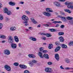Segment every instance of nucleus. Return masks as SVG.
Listing matches in <instances>:
<instances>
[{
	"label": "nucleus",
	"mask_w": 73,
	"mask_h": 73,
	"mask_svg": "<svg viewBox=\"0 0 73 73\" xmlns=\"http://www.w3.org/2000/svg\"><path fill=\"white\" fill-rule=\"evenodd\" d=\"M60 68L61 69H64V67H63L62 66H60Z\"/></svg>",
	"instance_id": "obj_57"
},
{
	"label": "nucleus",
	"mask_w": 73,
	"mask_h": 73,
	"mask_svg": "<svg viewBox=\"0 0 73 73\" xmlns=\"http://www.w3.org/2000/svg\"><path fill=\"white\" fill-rule=\"evenodd\" d=\"M31 20L34 23V24H36L37 23V21L35 20V19H34V18H31Z\"/></svg>",
	"instance_id": "obj_20"
},
{
	"label": "nucleus",
	"mask_w": 73,
	"mask_h": 73,
	"mask_svg": "<svg viewBox=\"0 0 73 73\" xmlns=\"http://www.w3.org/2000/svg\"><path fill=\"white\" fill-rule=\"evenodd\" d=\"M66 70H73V68L71 67H66L65 68Z\"/></svg>",
	"instance_id": "obj_28"
},
{
	"label": "nucleus",
	"mask_w": 73,
	"mask_h": 73,
	"mask_svg": "<svg viewBox=\"0 0 73 73\" xmlns=\"http://www.w3.org/2000/svg\"><path fill=\"white\" fill-rule=\"evenodd\" d=\"M3 10L4 11V13H6L8 11V9L7 8H5V9H4Z\"/></svg>",
	"instance_id": "obj_31"
},
{
	"label": "nucleus",
	"mask_w": 73,
	"mask_h": 73,
	"mask_svg": "<svg viewBox=\"0 0 73 73\" xmlns=\"http://www.w3.org/2000/svg\"><path fill=\"white\" fill-rule=\"evenodd\" d=\"M14 65H15V66H19V64L18 63L15 62L14 63Z\"/></svg>",
	"instance_id": "obj_35"
},
{
	"label": "nucleus",
	"mask_w": 73,
	"mask_h": 73,
	"mask_svg": "<svg viewBox=\"0 0 73 73\" xmlns=\"http://www.w3.org/2000/svg\"><path fill=\"white\" fill-rule=\"evenodd\" d=\"M24 73H31V72L28 70H25L24 71Z\"/></svg>",
	"instance_id": "obj_39"
},
{
	"label": "nucleus",
	"mask_w": 73,
	"mask_h": 73,
	"mask_svg": "<svg viewBox=\"0 0 73 73\" xmlns=\"http://www.w3.org/2000/svg\"><path fill=\"white\" fill-rule=\"evenodd\" d=\"M55 58L57 61H59L60 60V56L59 54H56L55 55Z\"/></svg>",
	"instance_id": "obj_11"
},
{
	"label": "nucleus",
	"mask_w": 73,
	"mask_h": 73,
	"mask_svg": "<svg viewBox=\"0 0 73 73\" xmlns=\"http://www.w3.org/2000/svg\"><path fill=\"white\" fill-rule=\"evenodd\" d=\"M61 15H59L58 16V17H60V18H61L62 17L61 16Z\"/></svg>",
	"instance_id": "obj_60"
},
{
	"label": "nucleus",
	"mask_w": 73,
	"mask_h": 73,
	"mask_svg": "<svg viewBox=\"0 0 73 73\" xmlns=\"http://www.w3.org/2000/svg\"><path fill=\"white\" fill-rule=\"evenodd\" d=\"M4 67L6 70L7 71H8L9 72L11 71V68L10 66L6 65L4 66Z\"/></svg>",
	"instance_id": "obj_5"
},
{
	"label": "nucleus",
	"mask_w": 73,
	"mask_h": 73,
	"mask_svg": "<svg viewBox=\"0 0 73 73\" xmlns=\"http://www.w3.org/2000/svg\"><path fill=\"white\" fill-rule=\"evenodd\" d=\"M8 42L10 44H11V45L12 48L16 49L17 48V45L15 43H13V38L12 36H10L8 37Z\"/></svg>",
	"instance_id": "obj_1"
},
{
	"label": "nucleus",
	"mask_w": 73,
	"mask_h": 73,
	"mask_svg": "<svg viewBox=\"0 0 73 73\" xmlns=\"http://www.w3.org/2000/svg\"><path fill=\"white\" fill-rule=\"evenodd\" d=\"M14 40L15 42H18L19 41V38L17 36H14Z\"/></svg>",
	"instance_id": "obj_15"
},
{
	"label": "nucleus",
	"mask_w": 73,
	"mask_h": 73,
	"mask_svg": "<svg viewBox=\"0 0 73 73\" xmlns=\"http://www.w3.org/2000/svg\"><path fill=\"white\" fill-rule=\"evenodd\" d=\"M20 4H24V2H21L20 3Z\"/></svg>",
	"instance_id": "obj_64"
},
{
	"label": "nucleus",
	"mask_w": 73,
	"mask_h": 73,
	"mask_svg": "<svg viewBox=\"0 0 73 73\" xmlns=\"http://www.w3.org/2000/svg\"><path fill=\"white\" fill-rule=\"evenodd\" d=\"M39 50L40 51V52H42L43 51V48L42 47H41L39 48Z\"/></svg>",
	"instance_id": "obj_44"
},
{
	"label": "nucleus",
	"mask_w": 73,
	"mask_h": 73,
	"mask_svg": "<svg viewBox=\"0 0 73 73\" xmlns=\"http://www.w3.org/2000/svg\"><path fill=\"white\" fill-rule=\"evenodd\" d=\"M64 61H65V62L66 63H67V64L69 63L70 61V60H69V59L68 58H66L65 59Z\"/></svg>",
	"instance_id": "obj_21"
},
{
	"label": "nucleus",
	"mask_w": 73,
	"mask_h": 73,
	"mask_svg": "<svg viewBox=\"0 0 73 73\" xmlns=\"http://www.w3.org/2000/svg\"><path fill=\"white\" fill-rule=\"evenodd\" d=\"M30 39L33 41H37V39L36 38L33 37H30Z\"/></svg>",
	"instance_id": "obj_18"
},
{
	"label": "nucleus",
	"mask_w": 73,
	"mask_h": 73,
	"mask_svg": "<svg viewBox=\"0 0 73 73\" xmlns=\"http://www.w3.org/2000/svg\"><path fill=\"white\" fill-rule=\"evenodd\" d=\"M6 21H7L9 20V18H8V17H6Z\"/></svg>",
	"instance_id": "obj_55"
},
{
	"label": "nucleus",
	"mask_w": 73,
	"mask_h": 73,
	"mask_svg": "<svg viewBox=\"0 0 73 73\" xmlns=\"http://www.w3.org/2000/svg\"><path fill=\"white\" fill-rule=\"evenodd\" d=\"M16 29V27H12L10 28V30L12 31H15Z\"/></svg>",
	"instance_id": "obj_24"
},
{
	"label": "nucleus",
	"mask_w": 73,
	"mask_h": 73,
	"mask_svg": "<svg viewBox=\"0 0 73 73\" xmlns=\"http://www.w3.org/2000/svg\"><path fill=\"white\" fill-rule=\"evenodd\" d=\"M18 45L19 47H21V44L20 43Z\"/></svg>",
	"instance_id": "obj_63"
},
{
	"label": "nucleus",
	"mask_w": 73,
	"mask_h": 73,
	"mask_svg": "<svg viewBox=\"0 0 73 73\" xmlns=\"http://www.w3.org/2000/svg\"><path fill=\"white\" fill-rule=\"evenodd\" d=\"M60 26V25L59 24H57L55 26V27H59Z\"/></svg>",
	"instance_id": "obj_56"
},
{
	"label": "nucleus",
	"mask_w": 73,
	"mask_h": 73,
	"mask_svg": "<svg viewBox=\"0 0 73 73\" xmlns=\"http://www.w3.org/2000/svg\"><path fill=\"white\" fill-rule=\"evenodd\" d=\"M70 17H68L66 18H67V20H70Z\"/></svg>",
	"instance_id": "obj_54"
},
{
	"label": "nucleus",
	"mask_w": 73,
	"mask_h": 73,
	"mask_svg": "<svg viewBox=\"0 0 73 73\" xmlns=\"http://www.w3.org/2000/svg\"><path fill=\"white\" fill-rule=\"evenodd\" d=\"M28 56L29 57H30V58H36V56H35V55L32 54H29L28 55Z\"/></svg>",
	"instance_id": "obj_16"
},
{
	"label": "nucleus",
	"mask_w": 73,
	"mask_h": 73,
	"mask_svg": "<svg viewBox=\"0 0 73 73\" xmlns=\"http://www.w3.org/2000/svg\"><path fill=\"white\" fill-rule=\"evenodd\" d=\"M41 35H44V36H46V34L44 33H42L40 34Z\"/></svg>",
	"instance_id": "obj_47"
},
{
	"label": "nucleus",
	"mask_w": 73,
	"mask_h": 73,
	"mask_svg": "<svg viewBox=\"0 0 73 73\" xmlns=\"http://www.w3.org/2000/svg\"><path fill=\"white\" fill-rule=\"evenodd\" d=\"M28 29L31 31L32 29V27H29L28 28Z\"/></svg>",
	"instance_id": "obj_50"
},
{
	"label": "nucleus",
	"mask_w": 73,
	"mask_h": 73,
	"mask_svg": "<svg viewBox=\"0 0 73 73\" xmlns=\"http://www.w3.org/2000/svg\"><path fill=\"white\" fill-rule=\"evenodd\" d=\"M54 4H55V5L57 7H59L60 6V4L58 2H55L54 3Z\"/></svg>",
	"instance_id": "obj_23"
},
{
	"label": "nucleus",
	"mask_w": 73,
	"mask_h": 73,
	"mask_svg": "<svg viewBox=\"0 0 73 73\" xmlns=\"http://www.w3.org/2000/svg\"><path fill=\"white\" fill-rule=\"evenodd\" d=\"M37 63V61L35 60H33L32 61H29L28 64L30 66H33L34 65V64Z\"/></svg>",
	"instance_id": "obj_3"
},
{
	"label": "nucleus",
	"mask_w": 73,
	"mask_h": 73,
	"mask_svg": "<svg viewBox=\"0 0 73 73\" xmlns=\"http://www.w3.org/2000/svg\"><path fill=\"white\" fill-rule=\"evenodd\" d=\"M44 70L45 72L48 73H52L53 72V70L49 67L45 68L44 69Z\"/></svg>",
	"instance_id": "obj_4"
},
{
	"label": "nucleus",
	"mask_w": 73,
	"mask_h": 73,
	"mask_svg": "<svg viewBox=\"0 0 73 73\" xmlns=\"http://www.w3.org/2000/svg\"><path fill=\"white\" fill-rule=\"evenodd\" d=\"M1 38L4 39L6 38V36H5L4 35H2Z\"/></svg>",
	"instance_id": "obj_45"
},
{
	"label": "nucleus",
	"mask_w": 73,
	"mask_h": 73,
	"mask_svg": "<svg viewBox=\"0 0 73 73\" xmlns=\"http://www.w3.org/2000/svg\"><path fill=\"white\" fill-rule=\"evenodd\" d=\"M48 49H50L51 48H53V44H50L48 47Z\"/></svg>",
	"instance_id": "obj_27"
},
{
	"label": "nucleus",
	"mask_w": 73,
	"mask_h": 73,
	"mask_svg": "<svg viewBox=\"0 0 73 73\" xmlns=\"http://www.w3.org/2000/svg\"><path fill=\"white\" fill-rule=\"evenodd\" d=\"M60 15H62L63 16H64L65 14V13L62 11H60Z\"/></svg>",
	"instance_id": "obj_38"
},
{
	"label": "nucleus",
	"mask_w": 73,
	"mask_h": 73,
	"mask_svg": "<svg viewBox=\"0 0 73 73\" xmlns=\"http://www.w3.org/2000/svg\"><path fill=\"white\" fill-rule=\"evenodd\" d=\"M3 19L4 18L3 15H0V20H3Z\"/></svg>",
	"instance_id": "obj_33"
},
{
	"label": "nucleus",
	"mask_w": 73,
	"mask_h": 73,
	"mask_svg": "<svg viewBox=\"0 0 73 73\" xmlns=\"http://www.w3.org/2000/svg\"><path fill=\"white\" fill-rule=\"evenodd\" d=\"M61 18L62 19H63V20L64 19H66V18L65 17H62Z\"/></svg>",
	"instance_id": "obj_52"
},
{
	"label": "nucleus",
	"mask_w": 73,
	"mask_h": 73,
	"mask_svg": "<svg viewBox=\"0 0 73 73\" xmlns=\"http://www.w3.org/2000/svg\"><path fill=\"white\" fill-rule=\"evenodd\" d=\"M58 39L60 40V42H63L64 41V38L62 36H61L58 37Z\"/></svg>",
	"instance_id": "obj_14"
},
{
	"label": "nucleus",
	"mask_w": 73,
	"mask_h": 73,
	"mask_svg": "<svg viewBox=\"0 0 73 73\" xmlns=\"http://www.w3.org/2000/svg\"><path fill=\"white\" fill-rule=\"evenodd\" d=\"M68 6H67L68 8H71V5L70 6H69V5H68Z\"/></svg>",
	"instance_id": "obj_53"
},
{
	"label": "nucleus",
	"mask_w": 73,
	"mask_h": 73,
	"mask_svg": "<svg viewBox=\"0 0 73 73\" xmlns=\"http://www.w3.org/2000/svg\"><path fill=\"white\" fill-rule=\"evenodd\" d=\"M73 41H72L71 42H70L69 43L68 45H70V46H71V45H73Z\"/></svg>",
	"instance_id": "obj_37"
},
{
	"label": "nucleus",
	"mask_w": 73,
	"mask_h": 73,
	"mask_svg": "<svg viewBox=\"0 0 73 73\" xmlns=\"http://www.w3.org/2000/svg\"><path fill=\"white\" fill-rule=\"evenodd\" d=\"M43 25H44V26H45V27H49V25H48V24H43Z\"/></svg>",
	"instance_id": "obj_42"
},
{
	"label": "nucleus",
	"mask_w": 73,
	"mask_h": 73,
	"mask_svg": "<svg viewBox=\"0 0 73 73\" xmlns=\"http://www.w3.org/2000/svg\"><path fill=\"white\" fill-rule=\"evenodd\" d=\"M58 35L59 36H62V35H64V33L63 32H60L58 33Z\"/></svg>",
	"instance_id": "obj_30"
},
{
	"label": "nucleus",
	"mask_w": 73,
	"mask_h": 73,
	"mask_svg": "<svg viewBox=\"0 0 73 73\" xmlns=\"http://www.w3.org/2000/svg\"><path fill=\"white\" fill-rule=\"evenodd\" d=\"M2 7V4L0 3V8Z\"/></svg>",
	"instance_id": "obj_62"
},
{
	"label": "nucleus",
	"mask_w": 73,
	"mask_h": 73,
	"mask_svg": "<svg viewBox=\"0 0 73 73\" xmlns=\"http://www.w3.org/2000/svg\"><path fill=\"white\" fill-rule=\"evenodd\" d=\"M0 26H1V27H3V24L2 23H0Z\"/></svg>",
	"instance_id": "obj_59"
},
{
	"label": "nucleus",
	"mask_w": 73,
	"mask_h": 73,
	"mask_svg": "<svg viewBox=\"0 0 73 73\" xmlns=\"http://www.w3.org/2000/svg\"><path fill=\"white\" fill-rule=\"evenodd\" d=\"M9 4L10 5L12 6H13V5H15V3L11 2H9Z\"/></svg>",
	"instance_id": "obj_26"
},
{
	"label": "nucleus",
	"mask_w": 73,
	"mask_h": 73,
	"mask_svg": "<svg viewBox=\"0 0 73 73\" xmlns=\"http://www.w3.org/2000/svg\"><path fill=\"white\" fill-rule=\"evenodd\" d=\"M42 53H47L48 52V50H43L42 51Z\"/></svg>",
	"instance_id": "obj_43"
},
{
	"label": "nucleus",
	"mask_w": 73,
	"mask_h": 73,
	"mask_svg": "<svg viewBox=\"0 0 73 73\" xmlns=\"http://www.w3.org/2000/svg\"><path fill=\"white\" fill-rule=\"evenodd\" d=\"M22 19H23V20L24 21H25L23 22V24H25V26H28V25H29L28 24V21H29V18H28V17L26 15H23L22 16Z\"/></svg>",
	"instance_id": "obj_2"
},
{
	"label": "nucleus",
	"mask_w": 73,
	"mask_h": 73,
	"mask_svg": "<svg viewBox=\"0 0 73 73\" xmlns=\"http://www.w3.org/2000/svg\"><path fill=\"white\" fill-rule=\"evenodd\" d=\"M19 66L21 69H27V66L24 64H20Z\"/></svg>",
	"instance_id": "obj_9"
},
{
	"label": "nucleus",
	"mask_w": 73,
	"mask_h": 73,
	"mask_svg": "<svg viewBox=\"0 0 73 73\" xmlns=\"http://www.w3.org/2000/svg\"><path fill=\"white\" fill-rule=\"evenodd\" d=\"M64 11L66 12H68V13H71L72 11H70V10L68 9H64Z\"/></svg>",
	"instance_id": "obj_22"
},
{
	"label": "nucleus",
	"mask_w": 73,
	"mask_h": 73,
	"mask_svg": "<svg viewBox=\"0 0 73 73\" xmlns=\"http://www.w3.org/2000/svg\"><path fill=\"white\" fill-rule=\"evenodd\" d=\"M61 47L62 48L64 49H67L68 48V46L66 44H62L61 45Z\"/></svg>",
	"instance_id": "obj_17"
},
{
	"label": "nucleus",
	"mask_w": 73,
	"mask_h": 73,
	"mask_svg": "<svg viewBox=\"0 0 73 73\" xmlns=\"http://www.w3.org/2000/svg\"><path fill=\"white\" fill-rule=\"evenodd\" d=\"M60 27L61 28H64V25H62L60 26Z\"/></svg>",
	"instance_id": "obj_48"
},
{
	"label": "nucleus",
	"mask_w": 73,
	"mask_h": 73,
	"mask_svg": "<svg viewBox=\"0 0 73 73\" xmlns=\"http://www.w3.org/2000/svg\"><path fill=\"white\" fill-rule=\"evenodd\" d=\"M55 43L56 45H58V46H59V45H60V42H55Z\"/></svg>",
	"instance_id": "obj_34"
},
{
	"label": "nucleus",
	"mask_w": 73,
	"mask_h": 73,
	"mask_svg": "<svg viewBox=\"0 0 73 73\" xmlns=\"http://www.w3.org/2000/svg\"><path fill=\"white\" fill-rule=\"evenodd\" d=\"M43 14L46 16H48V17H49V16H51V13H50L46 12H44L43 13Z\"/></svg>",
	"instance_id": "obj_6"
},
{
	"label": "nucleus",
	"mask_w": 73,
	"mask_h": 73,
	"mask_svg": "<svg viewBox=\"0 0 73 73\" xmlns=\"http://www.w3.org/2000/svg\"><path fill=\"white\" fill-rule=\"evenodd\" d=\"M69 22L71 25H73V20L70 21Z\"/></svg>",
	"instance_id": "obj_40"
},
{
	"label": "nucleus",
	"mask_w": 73,
	"mask_h": 73,
	"mask_svg": "<svg viewBox=\"0 0 73 73\" xmlns=\"http://www.w3.org/2000/svg\"><path fill=\"white\" fill-rule=\"evenodd\" d=\"M46 37H51L52 36V35H51L50 34H46Z\"/></svg>",
	"instance_id": "obj_32"
},
{
	"label": "nucleus",
	"mask_w": 73,
	"mask_h": 73,
	"mask_svg": "<svg viewBox=\"0 0 73 73\" xmlns=\"http://www.w3.org/2000/svg\"><path fill=\"white\" fill-rule=\"evenodd\" d=\"M5 40H3L2 41V43H4V42H5Z\"/></svg>",
	"instance_id": "obj_61"
},
{
	"label": "nucleus",
	"mask_w": 73,
	"mask_h": 73,
	"mask_svg": "<svg viewBox=\"0 0 73 73\" xmlns=\"http://www.w3.org/2000/svg\"><path fill=\"white\" fill-rule=\"evenodd\" d=\"M26 13H27V14H29L30 13V12H29V11H26Z\"/></svg>",
	"instance_id": "obj_51"
},
{
	"label": "nucleus",
	"mask_w": 73,
	"mask_h": 73,
	"mask_svg": "<svg viewBox=\"0 0 73 73\" xmlns=\"http://www.w3.org/2000/svg\"><path fill=\"white\" fill-rule=\"evenodd\" d=\"M71 8L72 9H73V5H71Z\"/></svg>",
	"instance_id": "obj_58"
},
{
	"label": "nucleus",
	"mask_w": 73,
	"mask_h": 73,
	"mask_svg": "<svg viewBox=\"0 0 73 73\" xmlns=\"http://www.w3.org/2000/svg\"><path fill=\"white\" fill-rule=\"evenodd\" d=\"M65 4L66 5H73V2L72 1H67L65 3Z\"/></svg>",
	"instance_id": "obj_8"
},
{
	"label": "nucleus",
	"mask_w": 73,
	"mask_h": 73,
	"mask_svg": "<svg viewBox=\"0 0 73 73\" xmlns=\"http://www.w3.org/2000/svg\"><path fill=\"white\" fill-rule=\"evenodd\" d=\"M43 56V57H44L45 58L49 59V55H48V54H44Z\"/></svg>",
	"instance_id": "obj_19"
},
{
	"label": "nucleus",
	"mask_w": 73,
	"mask_h": 73,
	"mask_svg": "<svg viewBox=\"0 0 73 73\" xmlns=\"http://www.w3.org/2000/svg\"><path fill=\"white\" fill-rule=\"evenodd\" d=\"M59 1L61 2H64L65 1V0H59Z\"/></svg>",
	"instance_id": "obj_49"
},
{
	"label": "nucleus",
	"mask_w": 73,
	"mask_h": 73,
	"mask_svg": "<svg viewBox=\"0 0 73 73\" xmlns=\"http://www.w3.org/2000/svg\"><path fill=\"white\" fill-rule=\"evenodd\" d=\"M61 49V47L60 46H58L56 47L55 50L54 52H58L59 50H60V49Z\"/></svg>",
	"instance_id": "obj_10"
},
{
	"label": "nucleus",
	"mask_w": 73,
	"mask_h": 73,
	"mask_svg": "<svg viewBox=\"0 0 73 73\" xmlns=\"http://www.w3.org/2000/svg\"><path fill=\"white\" fill-rule=\"evenodd\" d=\"M49 31H50L51 32H55V31H56V30L54 29H49Z\"/></svg>",
	"instance_id": "obj_36"
},
{
	"label": "nucleus",
	"mask_w": 73,
	"mask_h": 73,
	"mask_svg": "<svg viewBox=\"0 0 73 73\" xmlns=\"http://www.w3.org/2000/svg\"><path fill=\"white\" fill-rule=\"evenodd\" d=\"M6 13H7V15H9V16L11 15V11L9 10H8L6 12Z\"/></svg>",
	"instance_id": "obj_29"
},
{
	"label": "nucleus",
	"mask_w": 73,
	"mask_h": 73,
	"mask_svg": "<svg viewBox=\"0 0 73 73\" xmlns=\"http://www.w3.org/2000/svg\"><path fill=\"white\" fill-rule=\"evenodd\" d=\"M38 55L39 56L40 58H43L44 56L42 55V52H39L38 54Z\"/></svg>",
	"instance_id": "obj_12"
},
{
	"label": "nucleus",
	"mask_w": 73,
	"mask_h": 73,
	"mask_svg": "<svg viewBox=\"0 0 73 73\" xmlns=\"http://www.w3.org/2000/svg\"><path fill=\"white\" fill-rule=\"evenodd\" d=\"M52 23H54V24H56V23H59L60 24H61L62 23L61 21H54L52 22Z\"/></svg>",
	"instance_id": "obj_25"
},
{
	"label": "nucleus",
	"mask_w": 73,
	"mask_h": 73,
	"mask_svg": "<svg viewBox=\"0 0 73 73\" xmlns=\"http://www.w3.org/2000/svg\"><path fill=\"white\" fill-rule=\"evenodd\" d=\"M42 40H46V37H44V36H42Z\"/></svg>",
	"instance_id": "obj_46"
},
{
	"label": "nucleus",
	"mask_w": 73,
	"mask_h": 73,
	"mask_svg": "<svg viewBox=\"0 0 73 73\" xmlns=\"http://www.w3.org/2000/svg\"><path fill=\"white\" fill-rule=\"evenodd\" d=\"M46 11L47 12H53V11L52 10V9L49 8H47L46 9Z\"/></svg>",
	"instance_id": "obj_13"
},
{
	"label": "nucleus",
	"mask_w": 73,
	"mask_h": 73,
	"mask_svg": "<svg viewBox=\"0 0 73 73\" xmlns=\"http://www.w3.org/2000/svg\"><path fill=\"white\" fill-rule=\"evenodd\" d=\"M52 64H53V63L51 62H49L47 63V64L49 65H51Z\"/></svg>",
	"instance_id": "obj_41"
},
{
	"label": "nucleus",
	"mask_w": 73,
	"mask_h": 73,
	"mask_svg": "<svg viewBox=\"0 0 73 73\" xmlns=\"http://www.w3.org/2000/svg\"><path fill=\"white\" fill-rule=\"evenodd\" d=\"M4 53L6 55H9V54H11V52H10L9 50H5L4 51Z\"/></svg>",
	"instance_id": "obj_7"
}]
</instances>
